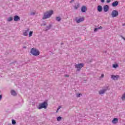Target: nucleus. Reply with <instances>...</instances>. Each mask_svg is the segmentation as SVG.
<instances>
[{
  "instance_id": "2eb2a0df",
  "label": "nucleus",
  "mask_w": 125,
  "mask_h": 125,
  "mask_svg": "<svg viewBox=\"0 0 125 125\" xmlns=\"http://www.w3.org/2000/svg\"><path fill=\"white\" fill-rule=\"evenodd\" d=\"M97 10L99 11V12H101L102 11V6L99 5L97 7Z\"/></svg>"
},
{
  "instance_id": "1a4fd4ad",
  "label": "nucleus",
  "mask_w": 125,
  "mask_h": 125,
  "mask_svg": "<svg viewBox=\"0 0 125 125\" xmlns=\"http://www.w3.org/2000/svg\"><path fill=\"white\" fill-rule=\"evenodd\" d=\"M30 31V28H27L26 30H24L23 34L24 37H27L28 36V34H29V32Z\"/></svg>"
},
{
  "instance_id": "f03ea898",
  "label": "nucleus",
  "mask_w": 125,
  "mask_h": 125,
  "mask_svg": "<svg viewBox=\"0 0 125 125\" xmlns=\"http://www.w3.org/2000/svg\"><path fill=\"white\" fill-rule=\"evenodd\" d=\"M48 105L47 102H44L43 103L39 104L38 109L39 110H41V109H46Z\"/></svg>"
},
{
  "instance_id": "f8f14e48",
  "label": "nucleus",
  "mask_w": 125,
  "mask_h": 125,
  "mask_svg": "<svg viewBox=\"0 0 125 125\" xmlns=\"http://www.w3.org/2000/svg\"><path fill=\"white\" fill-rule=\"evenodd\" d=\"M104 12H107L108 10H109V6L107 5H105L104 6Z\"/></svg>"
},
{
  "instance_id": "6e6552de",
  "label": "nucleus",
  "mask_w": 125,
  "mask_h": 125,
  "mask_svg": "<svg viewBox=\"0 0 125 125\" xmlns=\"http://www.w3.org/2000/svg\"><path fill=\"white\" fill-rule=\"evenodd\" d=\"M119 78H120V76L119 75H112L111 76V78L112 80H113V81H118Z\"/></svg>"
},
{
  "instance_id": "4c0bfd02",
  "label": "nucleus",
  "mask_w": 125,
  "mask_h": 125,
  "mask_svg": "<svg viewBox=\"0 0 125 125\" xmlns=\"http://www.w3.org/2000/svg\"><path fill=\"white\" fill-rule=\"evenodd\" d=\"M59 110H58V109L56 110V113H58V111H59Z\"/></svg>"
},
{
  "instance_id": "bb28decb",
  "label": "nucleus",
  "mask_w": 125,
  "mask_h": 125,
  "mask_svg": "<svg viewBox=\"0 0 125 125\" xmlns=\"http://www.w3.org/2000/svg\"><path fill=\"white\" fill-rule=\"evenodd\" d=\"M35 14H36V12H31V13H30V15H32V16L35 15Z\"/></svg>"
},
{
  "instance_id": "393cba45",
  "label": "nucleus",
  "mask_w": 125,
  "mask_h": 125,
  "mask_svg": "<svg viewBox=\"0 0 125 125\" xmlns=\"http://www.w3.org/2000/svg\"><path fill=\"white\" fill-rule=\"evenodd\" d=\"M29 37H32L33 36V31H30L29 32Z\"/></svg>"
},
{
  "instance_id": "20e7f679",
  "label": "nucleus",
  "mask_w": 125,
  "mask_h": 125,
  "mask_svg": "<svg viewBox=\"0 0 125 125\" xmlns=\"http://www.w3.org/2000/svg\"><path fill=\"white\" fill-rule=\"evenodd\" d=\"M108 89H109V87L104 86L102 89L99 91V94H100V95H103V94H105V93L107 90H108Z\"/></svg>"
},
{
  "instance_id": "9d476101",
  "label": "nucleus",
  "mask_w": 125,
  "mask_h": 125,
  "mask_svg": "<svg viewBox=\"0 0 125 125\" xmlns=\"http://www.w3.org/2000/svg\"><path fill=\"white\" fill-rule=\"evenodd\" d=\"M14 21L15 22H18V21H20V17L17 15L15 16L14 17Z\"/></svg>"
},
{
  "instance_id": "6ab92c4d",
  "label": "nucleus",
  "mask_w": 125,
  "mask_h": 125,
  "mask_svg": "<svg viewBox=\"0 0 125 125\" xmlns=\"http://www.w3.org/2000/svg\"><path fill=\"white\" fill-rule=\"evenodd\" d=\"M56 21H58V22H60L61 21V18L60 17H57L56 18Z\"/></svg>"
},
{
  "instance_id": "0eeeda50",
  "label": "nucleus",
  "mask_w": 125,
  "mask_h": 125,
  "mask_svg": "<svg viewBox=\"0 0 125 125\" xmlns=\"http://www.w3.org/2000/svg\"><path fill=\"white\" fill-rule=\"evenodd\" d=\"M83 20H84V19L83 18H75L74 20V21H75V22H76V23H81V22L83 21Z\"/></svg>"
},
{
  "instance_id": "f704fd0d",
  "label": "nucleus",
  "mask_w": 125,
  "mask_h": 125,
  "mask_svg": "<svg viewBox=\"0 0 125 125\" xmlns=\"http://www.w3.org/2000/svg\"><path fill=\"white\" fill-rule=\"evenodd\" d=\"M101 78H104V74H102L101 75Z\"/></svg>"
},
{
  "instance_id": "aec40b11",
  "label": "nucleus",
  "mask_w": 125,
  "mask_h": 125,
  "mask_svg": "<svg viewBox=\"0 0 125 125\" xmlns=\"http://www.w3.org/2000/svg\"><path fill=\"white\" fill-rule=\"evenodd\" d=\"M12 20H13V18L11 17L8 18L7 19V21H8V22H11V21H12Z\"/></svg>"
},
{
  "instance_id": "b1692460",
  "label": "nucleus",
  "mask_w": 125,
  "mask_h": 125,
  "mask_svg": "<svg viewBox=\"0 0 125 125\" xmlns=\"http://www.w3.org/2000/svg\"><path fill=\"white\" fill-rule=\"evenodd\" d=\"M82 95H83V94H82L81 93L77 94L76 97H77V98L81 97V96H82Z\"/></svg>"
},
{
  "instance_id": "4be33fe9",
  "label": "nucleus",
  "mask_w": 125,
  "mask_h": 125,
  "mask_svg": "<svg viewBox=\"0 0 125 125\" xmlns=\"http://www.w3.org/2000/svg\"><path fill=\"white\" fill-rule=\"evenodd\" d=\"M80 6V4L77 3L76 5L74 6L75 9H78V8Z\"/></svg>"
},
{
  "instance_id": "58836bf2",
  "label": "nucleus",
  "mask_w": 125,
  "mask_h": 125,
  "mask_svg": "<svg viewBox=\"0 0 125 125\" xmlns=\"http://www.w3.org/2000/svg\"><path fill=\"white\" fill-rule=\"evenodd\" d=\"M23 48H27V47L26 46H24Z\"/></svg>"
},
{
  "instance_id": "dca6fc26",
  "label": "nucleus",
  "mask_w": 125,
  "mask_h": 125,
  "mask_svg": "<svg viewBox=\"0 0 125 125\" xmlns=\"http://www.w3.org/2000/svg\"><path fill=\"white\" fill-rule=\"evenodd\" d=\"M51 27H52V25L51 24H49L48 26L46 27L45 31H48V30H50Z\"/></svg>"
},
{
  "instance_id": "f257e3e1",
  "label": "nucleus",
  "mask_w": 125,
  "mask_h": 125,
  "mask_svg": "<svg viewBox=\"0 0 125 125\" xmlns=\"http://www.w3.org/2000/svg\"><path fill=\"white\" fill-rule=\"evenodd\" d=\"M53 14V10H52L46 11L43 13V16L42 17V19L43 20H45V19H47L48 18H50V17H51Z\"/></svg>"
},
{
  "instance_id": "39448f33",
  "label": "nucleus",
  "mask_w": 125,
  "mask_h": 125,
  "mask_svg": "<svg viewBox=\"0 0 125 125\" xmlns=\"http://www.w3.org/2000/svg\"><path fill=\"white\" fill-rule=\"evenodd\" d=\"M84 66L83 63H78L75 65V68L77 69V71H81V69Z\"/></svg>"
},
{
  "instance_id": "cd10ccee",
  "label": "nucleus",
  "mask_w": 125,
  "mask_h": 125,
  "mask_svg": "<svg viewBox=\"0 0 125 125\" xmlns=\"http://www.w3.org/2000/svg\"><path fill=\"white\" fill-rule=\"evenodd\" d=\"M98 28H96L94 29V32H97V31H98Z\"/></svg>"
},
{
  "instance_id": "c9c22d12",
  "label": "nucleus",
  "mask_w": 125,
  "mask_h": 125,
  "mask_svg": "<svg viewBox=\"0 0 125 125\" xmlns=\"http://www.w3.org/2000/svg\"><path fill=\"white\" fill-rule=\"evenodd\" d=\"M121 38H122L123 40H124V41H125V37H123V36H121Z\"/></svg>"
},
{
  "instance_id": "72a5a7b5",
  "label": "nucleus",
  "mask_w": 125,
  "mask_h": 125,
  "mask_svg": "<svg viewBox=\"0 0 125 125\" xmlns=\"http://www.w3.org/2000/svg\"><path fill=\"white\" fill-rule=\"evenodd\" d=\"M65 77L66 78H69V75H65Z\"/></svg>"
},
{
  "instance_id": "a878e982",
  "label": "nucleus",
  "mask_w": 125,
  "mask_h": 125,
  "mask_svg": "<svg viewBox=\"0 0 125 125\" xmlns=\"http://www.w3.org/2000/svg\"><path fill=\"white\" fill-rule=\"evenodd\" d=\"M12 125H16V121H15V120L13 119L12 120Z\"/></svg>"
},
{
  "instance_id": "5701e85b",
  "label": "nucleus",
  "mask_w": 125,
  "mask_h": 125,
  "mask_svg": "<svg viewBox=\"0 0 125 125\" xmlns=\"http://www.w3.org/2000/svg\"><path fill=\"white\" fill-rule=\"evenodd\" d=\"M118 67H119V65H118L117 64H113V68H118Z\"/></svg>"
},
{
  "instance_id": "7c9ffc66",
  "label": "nucleus",
  "mask_w": 125,
  "mask_h": 125,
  "mask_svg": "<svg viewBox=\"0 0 125 125\" xmlns=\"http://www.w3.org/2000/svg\"><path fill=\"white\" fill-rule=\"evenodd\" d=\"M46 25V23L45 22H44L42 24V26H45Z\"/></svg>"
},
{
  "instance_id": "2f4dec72",
  "label": "nucleus",
  "mask_w": 125,
  "mask_h": 125,
  "mask_svg": "<svg viewBox=\"0 0 125 125\" xmlns=\"http://www.w3.org/2000/svg\"><path fill=\"white\" fill-rule=\"evenodd\" d=\"M61 108V106H59V107L57 109L58 111H59V110H60Z\"/></svg>"
},
{
  "instance_id": "c756f323",
  "label": "nucleus",
  "mask_w": 125,
  "mask_h": 125,
  "mask_svg": "<svg viewBox=\"0 0 125 125\" xmlns=\"http://www.w3.org/2000/svg\"><path fill=\"white\" fill-rule=\"evenodd\" d=\"M106 2L107 3H109V2H111V0H106Z\"/></svg>"
},
{
  "instance_id": "423d86ee",
  "label": "nucleus",
  "mask_w": 125,
  "mask_h": 125,
  "mask_svg": "<svg viewBox=\"0 0 125 125\" xmlns=\"http://www.w3.org/2000/svg\"><path fill=\"white\" fill-rule=\"evenodd\" d=\"M118 16H119V11L116 10L112 11L111 13V16L113 18H115V17H117Z\"/></svg>"
},
{
  "instance_id": "9b49d317",
  "label": "nucleus",
  "mask_w": 125,
  "mask_h": 125,
  "mask_svg": "<svg viewBox=\"0 0 125 125\" xmlns=\"http://www.w3.org/2000/svg\"><path fill=\"white\" fill-rule=\"evenodd\" d=\"M118 122L119 119L118 118H114L112 121V124H114V125H116V124H118Z\"/></svg>"
},
{
  "instance_id": "e433bc0d",
  "label": "nucleus",
  "mask_w": 125,
  "mask_h": 125,
  "mask_svg": "<svg viewBox=\"0 0 125 125\" xmlns=\"http://www.w3.org/2000/svg\"><path fill=\"white\" fill-rule=\"evenodd\" d=\"M75 1V0H71V2H73Z\"/></svg>"
},
{
  "instance_id": "412c9836",
  "label": "nucleus",
  "mask_w": 125,
  "mask_h": 125,
  "mask_svg": "<svg viewBox=\"0 0 125 125\" xmlns=\"http://www.w3.org/2000/svg\"><path fill=\"white\" fill-rule=\"evenodd\" d=\"M61 120H62V117H61V116H59L57 118V121L58 122H60V121H61Z\"/></svg>"
},
{
  "instance_id": "ddd939ff",
  "label": "nucleus",
  "mask_w": 125,
  "mask_h": 125,
  "mask_svg": "<svg viewBox=\"0 0 125 125\" xmlns=\"http://www.w3.org/2000/svg\"><path fill=\"white\" fill-rule=\"evenodd\" d=\"M117 5H119V1H115L112 3V6H113V7H116Z\"/></svg>"
},
{
  "instance_id": "473e14b6",
  "label": "nucleus",
  "mask_w": 125,
  "mask_h": 125,
  "mask_svg": "<svg viewBox=\"0 0 125 125\" xmlns=\"http://www.w3.org/2000/svg\"><path fill=\"white\" fill-rule=\"evenodd\" d=\"M101 2L104 3V2H105V0H101Z\"/></svg>"
},
{
  "instance_id": "f3484780",
  "label": "nucleus",
  "mask_w": 125,
  "mask_h": 125,
  "mask_svg": "<svg viewBox=\"0 0 125 125\" xmlns=\"http://www.w3.org/2000/svg\"><path fill=\"white\" fill-rule=\"evenodd\" d=\"M11 93L12 95H13V96H16V95H17V94L16 93V92H15L14 90H12L11 91Z\"/></svg>"
},
{
  "instance_id": "7ed1b4c3",
  "label": "nucleus",
  "mask_w": 125,
  "mask_h": 125,
  "mask_svg": "<svg viewBox=\"0 0 125 125\" xmlns=\"http://www.w3.org/2000/svg\"><path fill=\"white\" fill-rule=\"evenodd\" d=\"M31 53L34 56H38L40 55V51L39 50L36 49V48H32L31 49Z\"/></svg>"
},
{
  "instance_id": "a211bd4d",
  "label": "nucleus",
  "mask_w": 125,
  "mask_h": 125,
  "mask_svg": "<svg viewBox=\"0 0 125 125\" xmlns=\"http://www.w3.org/2000/svg\"><path fill=\"white\" fill-rule=\"evenodd\" d=\"M121 99L123 100V101L125 100V92L122 95Z\"/></svg>"
},
{
  "instance_id": "4468645a",
  "label": "nucleus",
  "mask_w": 125,
  "mask_h": 125,
  "mask_svg": "<svg viewBox=\"0 0 125 125\" xmlns=\"http://www.w3.org/2000/svg\"><path fill=\"white\" fill-rule=\"evenodd\" d=\"M86 7L85 6H83L81 8V11L83 12H85L86 11Z\"/></svg>"
},
{
  "instance_id": "c85d7f7f",
  "label": "nucleus",
  "mask_w": 125,
  "mask_h": 125,
  "mask_svg": "<svg viewBox=\"0 0 125 125\" xmlns=\"http://www.w3.org/2000/svg\"><path fill=\"white\" fill-rule=\"evenodd\" d=\"M98 30H101L103 29V27L102 26H100L99 27H98Z\"/></svg>"
}]
</instances>
